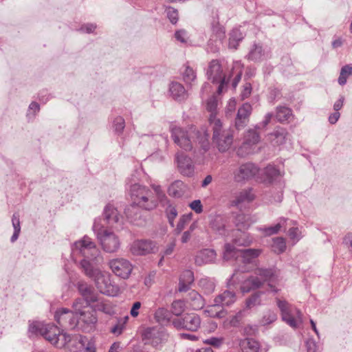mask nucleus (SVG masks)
I'll use <instances>...</instances> for the list:
<instances>
[{
	"label": "nucleus",
	"instance_id": "nucleus-1",
	"mask_svg": "<svg viewBox=\"0 0 352 352\" xmlns=\"http://www.w3.org/2000/svg\"><path fill=\"white\" fill-rule=\"evenodd\" d=\"M72 257L77 263L78 257L83 258L79 261V266L85 274L91 278L101 294L115 296L119 293V287L111 280V276L95 267L99 261L100 251L96 243L88 236H84L72 246Z\"/></svg>",
	"mask_w": 352,
	"mask_h": 352
},
{
	"label": "nucleus",
	"instance_id": "nucleus-2",
	"mask_svg": "<svg viewBox=\"0 0 352 352\" xmlns=\"http://www.w3.org/2000/svg\"><path fill=\"white\" fill-rule=\"evenodd\" d=\"M209 133L205 129L200 130H185L175 126L171 129V137L174 142L186 151H190L193 148L194 142H197L201 149L206 152L209 149Z\"/></svg>",
	"mask_w": 352,
	"mask_h": 352
},
{
	"label": "nucleus",
	"instance_id": "nucleus-3",
	"mask_svg": "<svg viewBox=\"0 0 352 352\" xmlns=\"http://www.w3.org/2000/svg\"><path fill=\"white\" fill-rule=\"evenodd\" d=\"M29 332L32 334H40L45 340L57 348L66 346L72 340L70 335L63 333L56 325L35 322L30 324Z\"/></svg>",
	"mask_w": 352,
	"mask_h": 352
},
{
	"label": "nucleus",
	"instance_id": "nucleus-4",
	"mask_svg": "<svg viewBox=\"0 0 352 352\" xmlns=\"http://www.w3.org/2000/svg\"><path fill=\"white\" fill-rule=\"evenodd\" d=\"M210 126L212 130L213 143L219 152L227 151L233 143V131L225 127L220 119L214 116L210 118Z\"/></svg>",
	"mask_w": 352,
	"mask_h": 352
},
{
	"label": "nucleus",
	"instance_id": "nucleus-5",
	"mask_svg": "<svg viewBox=\"0 0 352 352\" xmlns=\"http://www.w3.org/2000/svg\"><path fill=\"white\" fill-rule=\"evenodd\" d=\"M102 227L103 226H100L96 220L94 221L93 230L100 241L103 250L109 253L117 252L120 246L118 236L112 232L102 230Z\"/></svg>",
	"mask_w": 352,
	"mask_h": 352
},
{
	"label": "nucleus",
	"instance_id": "nucleus-6",
	"mask_svg": "<svg viewBox=\"0 0 352 352\" xmlns=\"http://www.w3.org/2000/svg\"><path fill=\"white\" fill-rule=\"evenodd\" d=\"M153 190L150 189L146 194L139 198L140 201L136 204L141 208L146 210L155 209L159 202L168 203V200L160 185H151Z\"/></svg>",
	"mask_w": 352,
	"mask_h": 352
},
{
	"label": "nucleus",
	"instance_id": "nucleus-7",
	"mask_svg": "<svg viewBox=\"0 0 352 352\" xmlns=\"http://www.w3.org/2000/svg\"><path fill=\"white\" fill-rule=\"evenodd\" d=\"M142 336L146 344H150L155 348H161L168 341L169 335L163 327L157 326L144 329Z\"/></svg>",
	"mask_w": 352,
	"mask_h": 352
},
{
	"label": "nucleus",
	"instance_id": "nucleus-8",
	"mask_svg": "<svg viewBox=\"0 0 352 352\" xmlns=\"http://www.w3.org/2000/svg\"><path fill=\"white\" fill-rule=\"evenodd\" d=\"M259 168L252 162L240 164L232 171V178L234 182L245 184L252 180L258 173Z\"/></svg>",
	"mask_w": 352,
	"mask_h": 352
},
{
	"label": "nucleus",
	"instance_id": "nucleus-9",
	"mask_svg": "<svg viewBox=\"0 0 352 352\" xmlns=\"http://www.w3.org/2000/svg\"><path fill=\"white\" fill-rule=\"evenodd\" d=\"M206 74L208 79L212 80L213 83H219L217 93L220 94L223 91V87L226 86L229 82L230 77L226 78L223 74V69L219 60H212L210 62Z\"/></svg>",
	"mask_w": 352,
	"mask_h": 352
},
{
	"label": "nucleus",
	"instance_id": "nucleus-10",
	"mask_svg": "<svg viewBox=\"0 0 352 352\" xmlns=\"http://www.w3.org/2000/svg\"><path fill=\"white\" fill-rule=\"evenodd\" d=\"M54 318L57 323L65 329H74L78 323V315L67 308L56 310Z\"/></svg>",
	"mask_w": 352,
	"mask_h": 352
},
{
	"label": "nucleus",
	"instance_id": "nucleus-11",
	"mask_svg": "<svg viewBox=\"0 0 352 352\" xmlns=\"http://www.w3.org/2000/svg\"><path fill=\"white\" fill-rule=\"evenodd\" d=\"M172 324L177 329H185L191 331H196L201 325V318L195 313L186 314L182 318H175Z\"/></svg>",
	"mask_w": 352,
	"mask_h": 352
},
{
	"label": "nucleus",
	"instance_id": "nucleus-12",
	"mask_svg": "<svg viewBox=\"0 0 352 352\" xmlns=\"http://www.w3.org/2000/svg\"><path fill=\"white\" fill-rule=\"evenodd\" d=\"M210 28L212 34L208 45L210 46V45H213V43H214L215 46L214 48H212L211 50L212 52H215L219 48L218 46L222 44L226 38L225 28L220 25L218 16L213 17L210 23Z\"/></svg>",
	"mask_w": 352,
	"mask_h": 352
},
{
	"label": "nucleus",
	"instance_id": "nucleus-13",
	"mask_svg": "<svg viewBox=\"0 0 352 352\" xmlns=\"http://www.w3.org/2000/svg\"><path fill=\"white\" fill-rule=\"evenodd\" d=\"M109 266L116 276L124 279L129 278L133 270L131 263L122 258L109 261Z\"/></svg>",
	"mask_w": 352,
	"mask_h": 352
},
{
	"label": "nucleus",
	"instance_id": "nucleus-14",
	"mask_svg": "<svg viewBox=\"0 0 352 352\" xmlns=\"http://www.w3.org/2000/svg\"><path fill=\"white\" fill-rule=\"evenodd\" d=\"M155 243L148 239H137L130 244V252L135 256H144L154 252Z\"/></svg>",
	"mask_w": 352,
	"mask_h": 352
},
{
	"label": "nucleus",
	"instance_id": "nucleus-15",
	"mask_svg": "<svg viewBox=\"0 0 352 352\" xmlns=\"http://www.w3.org/2000/svg\"><path fill=\"white\" fill-rule=\"evenodd\" d=\"M126 185L129 188V194L132 200V203L137 204L141 197L147 195L146 192L150 188L138 182V178L135 175H131L126 181Z\"/></svg>",
	"mask_w": 352,
	"mask_h": 352
},
{
	"label": "nucleus",
	"instance_id": "nucleus-16",
	"mask_svg": "<svg viewBox=\"0 0 352 352\" xmlns=\"http://www.w3.org/2000/svg\"><path fill=\"white\" fill-rule=\"evenodd\" d=\"M175 162L179 173L184 176L191 177L195 173V165L192 160L182 152L175 154Z\"/></svg>",
	"mask_w": 352,
	"mask_h": 352
},
{
	"label": "nucleus",
	"instance_id": "nucleus-17",
	"mask_svg": "<svg viewBox=\"0 0 352 352\" xmlns=\"http://www.w3.org/2000/svg\"><path fill=\"white\" fill-rule=\"evenodd\" d=\"M277 307L280 309L282 320L293 328L298 326L297 320L292 314V305L285 300L276 298Z\"/></svg>",
	"mask_w": 352,
	"mask_h": 352
},
{
	"label": "nucleus",
	"instance_id": "nucleus-18",
	"mask_svg": "<svg viewBox=\"0 0 352 352\" xmlns=\"http://www.w3.org/2000/svg\"><path fill=\"white\" fill-rule=\"evenodd\" d=\"M140 208L141 207L132 203L124 209V214L127 219L138 226H142L146 223V219Z\"/></svg>",
	"mask_w": 352,
	"mask_h": 352
},
{
	"label": "nucleus",
	"instance_id": "nucleus-19",
	"mask_svg": "<svg viewBox=\"0 0 352 352\" xmlns=\"http://www.w3.org/2000/svg\"><path fill=\"white\" fill-rule=\"evenodd\" d=\"M252 111V107L248 102L243 104L239 107L235 118V127L236 129H243L248 124Z\"/></svg>",
	"mask_w": 352,
	"mask_h": 352
},
{
	"label": "nucleus",
	"instance_id": "nucleus-20",
	"mask_svg": "<svg viewBox=\"0 0 352 352\" xmlns=\"http://www.w3.org/2000/svg\"><path fill=\"white\" fill-rule=\"evenodd\" d=\"M254 274L256 275L263 280V285L265 282H269L268 286L270 288V292L277 293L280 290L271 283L276 280L275 272L272 268H256L254 271Z\"/></svg>",
	"mask_w": 352,
	"mask_h": 352
},
{
	"label": "nucleus",
	"instance_id": "nucleus-21",
	"mask_svg": "<svg viewBox=\"0 0 352 352\" xmlns=\"http://www.w3.org/2000/svg\"><path fill=\"white\" fill-rule=\"evenodd\" d=\"M236 300V293L230 289H227L217 295L214 299V303L210 308L215 307L230 306Z\"/></svg>",
	"mask_w": 352,
	"mask_h": 352
},
{
	"label": "nucleus",
	"instance_id": "nucleus-22",
	"mask_svg": "<svg viewBox=\"0 0 352 352\" xmlns=\"http://www.w3.org/2000/svg\"><path fill=\"white\" fill-rule=\"evenodd\" d=\"M210 227L217 234L221 236H227L230 230L228 218L217 215L210 221Z\"/></svg>",
	"mask_w": 352,
	"mask_h": 352
},
{
	"label": "nucleus",
	"instance_id": "nucleus-23",
	"mask_svg": "<svg viewBox=\"0 0 352 352\" xmlns=\"http://www.w3.org/2000/svg\"><path fill=\"white\" fill-rule=\"evenodd\" d=\"M104 220L106 223L111 227H116L120 224L121 218L118 210L111 204H108L103 210Z\"/></svg>",
	"mask_w": 352,
	"mask_h": 352
},
{
	"label": "nucleus",
	"instance_id": "nucleus-24",
	"mask_svg": "<svg viewBox=\"0 0 352 352\" xmlns=\"http://www.w3.org/2000/svg\"><path fill=\"white\" fill-rule=\"evenodd\" d=\"M254 197L252 188H245L236 194L231 201V204L233 206L241 208L243 205L252 201Z\"/></svg>",
	"mask_w": 352,
	"mask_h": 352
},
{
	"label": "nucleus",
	"instance_id": "nucleus-25",
	"mask_svg": "<svg viewBox=\"0 0 352 352\" xmlns=\"http://www.w3.org/2000/svg\"><path fill=\"white\" fill-rule=\"evenodd\" d=\"M217 256L215 251L212 249H204L197 253L195 256V263L198 265L213 262Z\"/></svg>",
	"mask_w": 352,
	"mask_h": 352
},
{
	"label": "nucleus",
	"instance_id": "nucleus-26",
	"mask_svg": "<svg viewBox=\"0 0 352 352\" xmlns=\"http://www.w3.org/2000/svg\"><path fill=\"white\" fill-rule=\"evenodd\" d=\"M262 285L263 280L256 275H252L243 282L241 290L243 293H248L252 290L260 288Z\"/></svg>",
	"mask_w": 352,
	"mask_h": 352
},
{
	"label": "nucleus",
	"instance_id": "nucleus-27",
	"mask_svg": "<svg viewBox=\"0 0 352 352\" xmlns=\"http://www.w3.org/2000/svg\"><path fill=\"white\" fill-rule=\"evenodd\" d=\"M169 92L171 96L178 101L184 100L188 97V94L184 87L177 82H172L170 84Z\"/></svg>",
	"mask_w": 352,
	"mask_h": 352
},
{
	"label": "nucleus",
	"instance_id": "nucleus-28",
	"mask_svg": "<svg viewBox=\"0 0 352 352\" xmlns=\"http://www.w3.org/2000/svg\"><path fill=\"white\" fill-rule=\"evenodd\" d=\"M186 300L192 309L195 310H199L205 305V300L203 297L195 290H192L188 294Z\"/></svg>",
	"mask_w": 352,
	"mask_h": 352
},
{
	"label": "nucleus",
	"instance_id": "nucleus-29",
	"mask_svg": "<svg viewBox=\"0 0 352 352\" xmlns=\"http://www.w3.org/2000/svg\"><path fill=\"white\" fill-rule=\"evenodd\" d=\"M249 60L257 62L261 61L264 58L268 57V54L266 53L262 47L257 44H254L250 49L248 54L246 56Z\"/></svg>",
	"mask_w": 352,
	"mask_h": 352
},
{
	"label": "nucleus",
	"instance_id": "nucleus-30",
	"mask_svg": "<svg viewBox=\"0 0 352 352\" xmlns=\"http://www.w3.org/2000/svg\"><path fill=\"white\" fill-rule=\"evenodd\" d=\"M233 223L238 231H243L249 228L252 221L248 214H237L234 217Z\"/></svg>",
	"mask_w": 352,
	"mask_h": 352
},
{
	"label": "nucleus",
	"instance_id": "nucleus-31",
	"mask_svg": "<svg viewBox=\"0 0 352 352\" xmlns=\"http://www.w3.org/2000/svg\"><path fill=\"white\" fill-rule=\"evenodd\" d=\"M78 288L80 293L85 298L86 305L97 301L96 295L94 294L92 288L89 287L87 283H79L78 284Z\"/></svg>",
	"mask_w": 352,
	"mask_h": 352
},
{
	"label": "nucleus",
	"instance_id": "nucleus-32",
	"mask_svg": "<svg viewBox=\"0 0 352 352\" xmlns=\"http://www.w3.org/2000/svg\"><path fill=\"white\" fill-rule=\"evenodd\" d=\"M186 192V185L180 180H176L173 182L168 188V193L170 196L179 198L182 197Z\"/></svg>",
	"mask_w": 352,
	"mask_h": 352
},
{
	"label": "nucleus",
	"instance_id": "nucleus-33",
	"mask_svg": "<svg viewBox=\"0 0 352 352\" xmlns=\"http://www.w3.org/2000/svg\"><path fill=\"white\" fill-rule=\"evenodd\" d=\"M261 249H253V248H249V249H245L240 250V255L241 258V261L244 264H248L252 262V261L259 256V255L261 254Z\"/></svg>",
	"mask_w": 352,
	"mask_h": 352
},
{
	"label": "nucleus",
	"instance_id": "nucleus-34",
	"mask_svg": "<svg viewBox=\"0 0 352 352\" xmlns=\"http://www.w3.org/2000/svg\"><path fill=\"white\" fill-rule=\"evenodd\" d=\"M292 116V111L290 108L285 106H278L276 108L275 118L278 122H289Z\"/></svg>",
	"mask_w": 352,
	"mask_h": 352
},
{
	"label": "nucleus",
	"instance_id": "nucleus-35",
	"mask_svg": "<svg viewBox=\"0 0 352 352\" xmlns=\"http://www.w3.org/2000/svg\"><path fill=\"white\" fill-rule=\"evenodd\" d=\"M194 281V274L190 270H186L182 274L179 283V291L186 292Z\"/></svg>",
	"mask_w": 352,
	"mask_h": 352
},
{
	"label": "nucleus",
	"instance_id": "nucleus-36",
	"mask_svg": "<svg viewBox=\"0 0 352 352\" xmlns=\"http://www.w3.org/2000/svg\"><path fill=\"white\" fill-rule=\"evenodd\" d=\"M243 352H258L260 346L257 341L252 338H245L240 341Z\"/></svg>",
	"mask_w": 352,
	"mask_h": 352
},
{
	"label": "nucleus",
	"instance_id": "nucleus-37",
	"mask_svg": "<svg viewBox=\"0 0 352 352\" xmlns=\"http://www.w3.org/2000/svg\"><path fill=\"white\" fill-rule=\"evenodd\" d=\"M81 321L87 325H94L97 322V318L94 311H80L78 312V322Z\"/></svg>",
	"mask_w": 352,
	"mask_h": 352
},
{
	"label": "nucleus",
	"instance_id": "nucleus-38",
	"mask_svg": "<svg viewBox=\"0 0 352 352\" xmlns=\"http://www.w3.org/2000/svg\"><path fill=\"white\" fill-rule=\"evenodd\" d=\"M243 34L238 28H234L230 33L228 47L236 49L239 43L243 40Z\"/></svg>",
	"mask_w": 352,
	"mask_h": 352
},
{
	"label": "nucleus",
	"instance_id": "nucleus-39",
	"mask_svg": "<svg viewBox=\"0 0 352 352\" xmlns=\"http://www.w3.org/2000/svg\"><path fill=\"white\" fill-rule=\"evenodd\" d=\"M260 141V135L255 129L248 130L243 138V146H252L258 143Z\"/></svg>",
	"mask_w": 352,
	"mask_h": 352
},
{
	"label": "nucleus",
	"instance_id": "nucleus-40",
	"mask_svg": "<svg viewBox=\"0 0 352 352\" xmlns=\"http://www.w3.org/2000/svg\"><path fill=\"white\" fill-rule=\"evenodd\" d=\"M263 174L266 177L264 182L267 183H272L274 179L281 175L280 171L275 166L271 164L264 168Z\"/></svg>",
	"mask_w": 352,
	"mask_h": 352
},
{
	"label": "nucleus",
	"instance_id": "nucleus-41",
	"mask_svg": "<svg viewBox=\"0 0 352 352\" xmlns=\"http://www.w3.org/2000/svg\"><path fill=\"white\" fill-rule=\"evenodd\" d=\"M272 135L274 136L273 141L274 144L277 145H281L286 142L289 133L285 129L278 127L272 133Z\"/></svg>",
	"mask_w": 352,
	"mask_h": 352
},
{
	"label": "nucleus",
	"instance_id": "nucleus-42",
	"mask_svg": "<svg viewBox=\"0 0 352 352\" xmlns=\"http://www.w3.org/2000/svg\"><path fill=\"white\" fill-rule=\"evenodd\" d=\"M235 245L229 243H226L224 245L223 258L225 260H230L233 257H238L240 255V250H237Z\"/></svg>",
	"mask_w": 352,
	"mask_h": 352
},
{
	"label": "nucleus",
	"instance_id": "nucleus-43",
	"mask_svg": "<svg viewBox=\"0 0 352 352\" xmlns=\"http://www.w3.org/2000/svg\"><path fill=\"white\" fill-rule=\"evenodd\" d=\"M242 76V69L241 68V65L239 63L236 62L234 63V66L232 67V71L231 75L229 76L230 78L232 76H234V78L232 82V86L234 89H235L241 80Z\"/></svg>",
	"mask_w": 352,
	"mask_h": 352
},
{
	"label": "nucleus",
	"instance_id": "nucleus-44",
	"mask_svg": "<svg viewBox=\"0 0 352 352\" xmlns=\"http://www.w3.org/2000/svg\"><path fill=\"white\" fill-rule=\"evenodd\" d=\"M352 75V64H348L341 68L338 78V83L340 85H344L346 83L347 78Z\"/></svg>",
	"mask_w": 352,
	"mask_h": 352
},
{
	"label": "nucleus",
	"instance_id": "nucleus-45",
	"mask_svg": "<svg viewBox=\"0 0 352 352\" xmlns=\"http://www.w3.org/2000/svg\"><path fill=\"white\" fill-rule=\"evenodd\" d=\"M199 285L206 294H211L215 289V284L214 281L208 278H203L200 279L199 281Z\"/></svg>",
	"mask_w": 352,
	"mask_h": 352
},
{
	"label": "nucleus",
	"instance_id": "nucleus-46",
	"mask_svg": "<svg viewBox=\"0 0 352 352\" xmlns=\"http://www.w3.org/2000/svg\"><path fill=\"white\" fill-rule=\"evenodd\" d=\"M252 242V239L247 233L241 232L239 236L232 239V243L237 246H248Z\"/></svg>",
	"mask_w": 352,
	"mask_h": 352
},
{
	"label": "nucleus",
	"instance_id": "nucleus-47",
	"mask_svg": "<svg viewBox=\"0 0 352 352\" xmlns=\"http://www.w3.org/2000/svg\"><path fill=\"white\" fill-rule=\"evenodd\" d=\"M154 318L157 322L164 323L170 320V313L167 309L160 307L155 311Z\"/></svg>",
	"mask_w": 352,
	"mask_h": 352
},
{
	"label": "nucleus",
	"instance_id": "nucleus-48",
	"mask_svg": "<svg viewBox=\"0 0 352 352\" xmlns=\"http://www.w3.org/2000/svg\"><path fill=\"white\" fill-rule=\"evenodd\" d=\"M288 219L285 218H280L279 222L274 226H270L264 229V232L267 235H272L278 233L281 228H286V225Z\"/></svg>",
	"mask_w": 352,
	"mask_h": 352
},
{
	"label": "nucleus",
	"instance_id": "nucleus-49",
	"mask_svg": "<svg viewBox=\"0 0 352 352\" xmlns=\"http://www.w3.org/2000/svg\"><path fill=\"white\" fill-rule=\"evenodd\" d=\"M206 108L207 110L210 112L208 119L209 123L210 124L211 117L214 116V118H217V100L216 96H212L207 100Z\"/></svg>",
	"mask_w": 352,
	"mask_h": 352
},
{
	"label": "nucleus",
	"instance_id": "nucleus-50",
	"mask_svg": "<svg viewBox=\"0 0 352 352\" xmlns=\"http://www.w3.org/2000/svg\"><path fill=\"white\" fill-rule=\"evenodd\" d=\"M272 248L277 254L283 253L286 249L285 241L282 237H276L273 240Z\"/></svg>",
	"mask_w": 352,
	"mask_h": 352
},
{
	"label": "nucleus",
	"instance_id": "nucleus-51",
	"mask_svg": "<svg viewBox=\"0 0 352 352\" xmlns=\"http://www.w3.org/2000/svg\"><path fill=\"white\" fill-rule=\"evenodd\" d=\"M165 212L170 226L174 227V220L177 216L176 208L171 204H168L165 210Z\"/></svg>",
	"mask_w": 352,
	"mask_h": 352
},
{
	"label": "nucleus",
	"instance_id": "nucleus-52",
	"mask_svg": "<svg viewBox=\"0 0 352 352\" xmlns=\"http://www.w3.org/2000/svg\"><path fill=\"white\" fill-rule=\"evenodd\" d=\"M172 312L174 315L180 316L185 309V303L182 300H177L173 302L171 305Z\"/></svg>",
	"mask_w": 352,
	"mask_h": 352
},
{
	"label": "nucleus",
	"instance_id": "nucleus-53",
	"mask_svg": "<svg viewBox=\"0 0 352 352\" xmlns=\"http://www.w3.org/2000/svg\"><path fill=\"white\" fill-rule=\"evenodd\" d=\"M191 214L182 216L175 230V234H179L184 229L186 225L190 221Z\"/></svg>",
	"mask_w": 352,
	"mask_h": 352
},
{
	"label": "nucleus",
	"instance_id": "nucleus-54",
	"mask_svg": "<svg viewBox=\"0 0 352 352\" xmlns=\"http://www.w3.org/2000/svg\"><path fill=\"white\" fill-rule=\"evenodd\" d=\"M165 12L170 22L172 24L175 25L179 19V14L177 10L173 7H167L165 10Z\"/></svg>",
	"mask_w": 352,
	"mask_h": 352
},
{
	"label": "nucleus",
	"instance_id": "nucleus-55",
	"mask_svg": "<svg viewBox=\"0 0 352 352\" xmlns=\"http://www.w3.org/2000/svg\"><path fill=\"white\" fill-rule=\"evenodd\" d=\"M277 319V315L275 312H274L273 311H271V310H268L267 311H266L264 314V316H263L262 319H261V324L263 325H267V324H270L272 322H274V321H276Z\"/></svg>",
	"mask_w": 352,
	"mask_h": 352
},
{
	"label": "nucleus",
	"instance_id": "nucleus-56",
	"mask_svg": "<svg viewBox=\"0 0 352 352\" xmlns=\"http://www.w3.org/2000/svg\"><path fill=\"white\" fill-rule=\"evenodd\" d=\"M196 78V75L194 70L186 66L185 70L183 72V79L186 83L190 84Z\"/></svg>",
	"mask_w": 352,
	"mask_h": 352
},
{
	"label": "nucleus",
	"instance_id": "nucleus-57",
	"mask_svg": "<svg viewBox=\"0 0 352 352\" xmlns=\"http://www.w3.org/2000/svg\"><path fill=\"white\" fill-rule=\"evenodd\" d=\"M113 126L118 134H121L125 127V122L123 118L118 116L113 120Z\"/></svg>",
	"mask_w": 352,
	"mask_h": 352
},
{
	"label": "nucleus",
	"instance_id": "nucleus-58",
	"mask_svg": "<svg viewBox=\"0 0 352 352\" xmlns=\"http://www.w3.org/2000/svg\"><path fill=\"white\" fill-rule=\"evenodd\" d=\"M261 303L260 294L258 293L254 294L246 300V307L252 308L254 306L258 305Z\"/></svg>",
	"mask_w": 352,
	"mask_h": 352
},
{
	"label": "nucleus",
	"instance_id": "nucleus-59",
	"mask_svg": "<svg viewBox=\"0 0 352 352\" xmlns=\"http://www.w3.org/2000/svg\"><path fill=\"white\" fill-rule=\"evenodd\" d=\"M288 235L289 238L294 241H298L301 238L300 232L298 228H289L288 230Z\"/></svg>",
	"mask_w": 352,
	"mask_h": 352
},
{
	"label": "nucleus",
	"instance_id": "nucleus-60",
	"mask_svg": "<svg viewBox=\"0 0 352 352\" xmlns=\"http://www.w3.org/2000/svg\"><path fill=\"white\" fill-rule=\"evenodd\" d=\"M175 36L178 41H180L182 43H186L187 42V32L184 30L176 31Z\"/></svg>",
	"mask_w": 352,
	"mask_h": 352
},
{
	"label": "nucleus",
	"instance_id": "nucleus-61",
	"mask_svg": "<svg viewBox=\"0 0 352 352\" xmlns=\"http://www.w3.org/2000/svg\"><path fill=\"white\" fill-rule=\"evenodd\" d=\"M189 206L197 214H199L203 211V206L199 199L194 200L190 204Z\"/></svg>",
	"mask_w": 352,
	"mask_h": 352
},
{
	"label": "nucleus",
	"instance_id": "nucleus-62",
	"mask_svg": "<svg viewBox=\"0 0 352 352\" xmlns=\"http://www.w3.org/2000/svg\"><path fill=\"white\" fill-rule=\"evenodd\" d=\"M84 304L85 300L83 299H76L72 304V307L74 309L72 311L78 315V312L82 311L81 308L84 307Z\"/></svg>",
	"mask_w": 352,
	"mask_h": 352
},
{
	"label": "nucleus",
	"instance_id": "nucleus-63",
	"mask_svg": "<svg viewBox=\"0 0 352 352\" xmlns=\"http://www.w3.org/2000/svg\"><path fill=\"white\" fill-rule=\"evenodd\" d=\"M243 318V311H239L235 316H233L230 320V324L232 327H238L240 324V321Z\"/></svg>",
	"mask_w": 352,
	"mask_h": 352
},
{
	"label": "nucleus",
	"instance_id": "nucleus-64",
	"mask_svg": "<svg viewBox=\"0 0 352 352\" xmlns=\"http://www.w3.org/2000/svg\"><path fill=\"white\" fill-rule=\"evenodd\" d=\"M343 244L352 254V232L348 233L343 239Z\"/></svg>",
	"mask_w": 352,
	"mask_h": 352
}]
</instances>
